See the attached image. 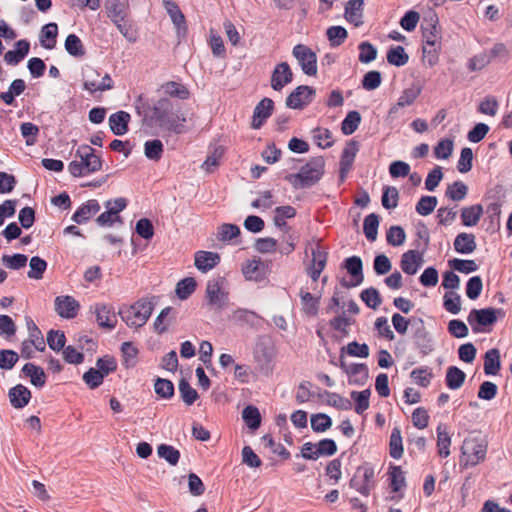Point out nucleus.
Returning <instances> with one entry per match:
<instances>
[{"label":"nucleus","instance_id":"1","mask_svg":"<svg viewBox=\"0 0 512 512\" xmlns=\"http://www.w3.org/2000/svg\"><path fill=\"white\" fill-rule=\"evenodd\" d=\"M151 121L160 128L182 134L185 131V115L180 109H174L172 101L166 97L159 99L152 107Z\"/></svg>","mask_w":512,"mask_h":512},{"label":"nucleus","instance_id":"2","mask_svg":"<svg viewBox=\"0 0 512 512\" xmlns=\"http://www.w3.org/2000/svg\"><path fill=\"white\" fill-rule=\"evenodd\" d=\"M324 167L325 161L322 156L312 157L298 173L288 174L284 179L294 189L310 188L320 181L325 172Z\"/></svg>","mask_w":512,"mask_h":512},{"label":"nucleus","instance_id":"3","mask_svg":"<svg viewBox=\"0 0 512 512\" xmlns=\"http://www.w3.org/2000/svg\"><path fill=\"white\" fill-rule=\"evenodd\" d=\"M153 310V301L141 298L131 306L120 308L118 314L129 327L140 328L146 324Z\"/></svg>","mask_w":512,"mask_h":512},{"label":"nucleus","instance_id":"4","mask_svg":"<svg viewBox=\"0 0 512 512\" xmlns=\"http://www.w3.org/2000/svg\"><path fill=\"white\" fill-rule=\"evenodd\" d=\"M374 477L373 467L365 463L357 468L356 473L350 479L349 486L367 497L375 486Z\"/></svg>","mask_w":512,"mask_h":512},{"label":"nucleus","instance_id":"5","mask_svg":"<svg viewBox=\"0 0 512 512\" xmlns=\"http://www.w3.org/2000/svg\"><path fill=\"white\" fill-rule=\"evenodd\" d=\"M223 277H217L207 282L205 298L207 305L216 310H222L228 303V293L223 291Z\"/></svg>","mask_w":512,"mask_h":512},{"label":"nucleus","instance_id":"6","mask_svg":"<svg viewBox=\"0 0 512 512\" xmlns=\"http://www.w3.org/2000/svg\"><path fill=\"white\" fill-rule=\"evenodd\" d=\"M501 309L493 307L472 309L467 317V321L474 333L482 332L481 327L491 326L497 321V313H501Z\"/></svg>","mask_w":512,"mask_h":512},{"label":"nucleus","instance_id":"7","mask_svg":"<svg viewBox=\"0 0 512 512\" xmlns=\"http://www.w3.org/2000/svg\"><path fill=\"white\" fill-rule=\"evenodd\" d=\"M292 54L297 59L304 74L308 76L317 74V55L310 47L297 44L293 47Z\"/></svg>","mask_w":512,"mask_h":512},{"label":"nucleus","instance_id":"8","mask_svg":"<svg viewBox=\"0 0 512 512\" xmlns=\"http://www.w3.org/2000/svg\"><path fill=\"white\" fill-rule=\"evenodd\" d=\"M342 267L346 269L347 273L351 276L350 280L342 278L340 284L344 288H352L360 285L364 280L363 275V262L359 256H351L346 258Z\"/></svg>","mask_w":512,"mask_h":512},{"label":"nucleus","instance_id":"9","mask_svg":"<svg viewBox=\"0 0 512 512\" xmlns=\"http://www.w3.org/2000/svg\"><path fill=\"white\" fill-rule=\"evenodd\" d=\"M439 18L438 15L431 11L428 16L424 18L421 25L423 43L427 46H441V33L438 28Z\"/></svg>","mask_w":512,"mask_h":512},{"label":"nucleus","instance_id":"10","mask_svg":"<svg viewBox=\"0 0 512 512\" xmlns=\"http://www.w3.org/2000/svg\"><path fill=\"white\" fill-rule=\"evenodd\" d=\"M75 156L80 159L86 171L91 174L102 169V159L96 150L87 144L80 145Z\"/></svg>","mask_w":512,"mask_h":512},{"label":"nucleus","instance_id":"11","mask_svg":"<svg viewBox=\"0 0 512 512\" xmlns=\"http://www.w3.org/2000/svg\"><path fill=\"white\" fill-rule=\"evenodd\" d=\"M316 91L313 87L300 85L296 87L286 98V105L291 109H303L310 104Z\"/></svg>","mask_w":512,"mask_h":512},{"label":"nucleus","instance_id":"12","mask_svg":"<svg viewBox=\"0 0 512 512\" xmlns=\"http://www.w3.org/2000/svg\"><path fill=\"white\" fill-rule=\"evenodd\" d=\"M461 449L462 453L467 456V463L477 465L480 461L484 460L487 446L483 440L468 438L464 440Z\"/></svg>","mask_w":512,"mask_h":512},{"label":"nucleus","instance_id":"13","mask_svg":"<svg viewBox=\"0 0 512 512\" xmlns=\"http://www.w3.org/2000/svg\"><path fill=\"white\" fill-rule=\"evenodd\" d=\"M359 151V142L356 140H349L344 147L340 162H339V179L343 183L350 170L352 169L355 157Z\"/></svg>","mask_w":512,"mask_h":512},{"label":"nucleus","instance_id":"14","mask_svg":"<svg viewBox=\"0 0 512 512\" xmlns=\"http://www.w3.org/2000/svg\"><path fill=\"white\" fill-rule=\"evenodd\" d=\"M415 331L413 333V343L423 356L430 354L433 351V340L427 331L424 321L418 319L415 323Z\"/></svg>","mask_w":512,"mask_h":512},{"label":"nucleus","instance_id":"15","mask_svg":"<svg viewBox=\"0 0 512 512\" xmlns=\"http://www.w3.org/2000/svg\"><path fill=\"white\" fill-rule=\"evenodd\" d=\"M80 304L72 296H57L55 298V311L65 319H73L77 316Z\"/></svg>","mask_w":512,"mask_h":512},{"label":"nucleus","instance_id":"16","mask_svg":"<svg viewBox=\"0 0 512 512\" xmlns=\"http://www.w3.org/2000/svg\"><path fill=\"white\" fill-rule=\"evenodd\" d=\"M293 80V72L287 62L277 64L271 75V87L275 91H281Z\"/></svg>","mask_w":512,"mask_h":512},{"label":"nucleus","instance_id":"17","mask_svg":"<svg viewBox=\"0 0 512 512\" xmlns=\"http://www.w3.org/2000/svg\"><path fill=\"white\" fill-rule=\"evenodd\" d=\"M274 102L271 98H263L254 108L251 126L260 129L266 120L272 115Z\"/></svg>","mask_w":512,"mask_h":512},{"label":"nucleus","instance_id":"18","mask_svg":"<svg viewBox=\"0 0 512 512\" xmlns=\"http://www.w3.org/2000/svg\"><path fill=\"white\" fill-rule=\"evenodd\" d=\"M328 259V252L322 250L320 244H317L315 249H312L311 265L307 269V273L313 281H317L325 269Z\"/></svg>","mask_w":512,"mask_h":512},{"label":"nucleus","instance_id":"19","mask_svg":"<svg viewBox=\"0 0 512 512\" xmlns=\"http://www.w3.org/2000/svg\"><path fill=\"white\" fill-rule=\"evenodd\" d=\"M221 257L217 252L199 250L194 255L195 267L202 273L215 268L220 263Z\"/></svg>","mask_w":512,"mask_h":512},{"label":"nucleus","instance_id":"20","mask_svg":"<svg viewBox=\"0 0 512 512\" xmlns=\"http://www.w3.org/2000/svg\"><path fill=\"white\" fill-rule=\"evenodd\" d=\"M96 321L101 328L112 330L117 325L114 308L107 304L95 305Z\"/></svg>","mask_w":512,"mask_h":512},{"label":"nucleus","instance_id":"21","mask_svg":"<svg viewBox=\"0 0 512 512\" xmlns=\"http://www.w3.org/2000/svg\"><path fill=\"white\" fill-rule=\"evenodd\" d=\"M423 256V251L418 250H408L403 253L400 261L402 271L408 275L416 274L423 263Z\"/></svg>","mask_w":512,"mask_h":512},{"label":"nucleus","instance_id":"22","mask_svg":"<svg viewBox=\"0 0 512 512\" xmlns=\"http://www.w3.org/2000/svg\"><path fill=\"white\" fill-rule=\"evenodd\" d=\"M10 404L15 409H22L28 405L31 400V391L22 384H17L8 391Z\"/></svg>","mask_w":512,"mask_h":512},{"label":"nucleus","instance_id":"23","mask_svg":"<svg viewBox=\"0 0 512 512\" xmlns=\"http://www.w3.org/2000/svg\"><path fill=\"white\" fill-rule=\"evenodd\" d=\"M163 4L166 12L177 29V34L185 35L187 32L186 19L179 6L171 0H163Z\"/></svg>","mask_w":512,"mask_h":512},{"label":"nucleus","instance_id":"24","mask_svg":"<svg viewBox=\"0 0 512 512\" xmlns=\"http://www.w3.org/2000/svg\"><path fill=\"white\" fill-rule=\"evenodd\" d=\"M104 7L108 18L112 22H119L129 16V4L121 0H105Z\"/></svg>","mask_w":512,"mask_h":512},{"label":"nucleus","instance_id":"25","mask_svg":"<svg viewBox=\"0 0 512 512\" xmlns=\"http://www.w3.org/2000/svg\"><path fill=\"white\" fill-rule=\"evenodd\" d=\"M131 116L126 111H118L109 117V126L113 134L122 136L129 131Z\"/></svg>","mask_w":512,"mask_h":512},{"label":"nucleus","instance_id":"26","mask_svg":"<svg viewBox=\"0 0 512 512\" xmlns=\"http://www.w3.org/2000/svg\"><path fill=\"white\" fill-rule=\"evenodd\" d=\"M100 208V204L96 199H90L75 211L72 220L77 224H83L98 213Z\"/></svg>","mask_w":512,"mask_h":512},{"label":"nucleus","instance_id":"27","mask_svg":"<svg viewBox=\"0 0 512 512\" xmlns=\"http://www.w3.org/2000/svg\"><path fill=\"white\" fill-rule=\"evenodd\" d=\"M15 50H9L4 55V60L9 65H17L29 53L30 43L25 40H19L15 43Z\"/></svg>","mask_w":512,"mask_h":512},{"label":"nucleus","instance_id":"28","mask_svg":"<svg viewBox=\"0 0 512 512\" xmlns=\"http://www.w3.org/2000/svg\"><path fill=\"white\" fill-rule=\"evenodd\" d=\"M22 373L30 378L31 384L35 387L42 388L47 380V376L40 366H37L33 363H26L22 367Z\"/></svg>","mask_w":512,"mask_h":512},{"label":"nucleus","instance_id":"29","mask_svg":"<svg viewBox=\"0 0 512 512\" xmlns=\"http://www.w3.org/2000/svg\"><path fill=\"white\" fill-rule=\"evenodd\" d=\"M177 312L173 307H166L161 310L154 321V329L158 334L168 330L169 325L176 320Z\"/></svg>","mask_w":512,"mask_h":512},{"label":"nucleus","instance_id":"30","mask_svg":"<svg viewBox=\"0 0 512 512\" xmlns=\"http://www.w3.org/2000/svg\"><path fill=\"white\" fill-rule=\"evenodd\" d=\"M337 452V445L333 439L325 438L316 444V449L312 454H307L305 459L317 460L320 456H332Z\"/></svg>","mask_w":512,"mask_h":512},{"label":"nucleus","instance_id":"31","mask_svg":"<svg viewBox=\"0 0 512 512\" xmlns=\"http://www.w3.org/2000/svg\"><path fill=\"white\" fill-rule=\"evenodd\" d=\"M501 369L500 351L497 348L488 350L484 355V373L497 375Z\"/></svg>","mask_w":512,"mask_h":512},{"label":"nucleus","instance_id":"32","mask_svg":"<svg viewBox=\"0 0 512 512\" xmlns=\"http://www.w3.org/2000/svg\"><path fill=\"white\" fill-rule=\"evenodd\" d=\"M476 247L475 236L471 233H459L454 240V249L461 254H470Z\"/></svg>","mask_w":512,"mask_h":512},{"label":"nucleus","instance_id":"33","mask_svg":"<svg viewBox=\"0 0 512 512\" xmlns=\"http://www.w3.org/2000/svg\"><path fill=\"white\" fill-rule=\"evenodd\" d=\"M363 0H349L345 6V18L348 22L353 23L355 26L361 25Z\"/></svg>","mask_w":512,"mask_h":512},{"label":"nucleus","instance_id":"34","mask_svg":"<svg viewBox=\"0 0 512 512\" xmlns=\"http://www.w3.org/2000/svg\"><path fill=\"white\" fill-rule=\"evenodd\" d=\"M26 325L29 332V340L27 341L33 344L36 350L40 352L45 351V341L39 327L34 323V321L30 317H26Z\"/></svg>","mask_w":512,"mask_h":512},{"label":"nucleus","instance_id":"35","mask_svg":"<svg viewBox=\"0 0 512 512\" xmlns=\"http://www.w3.org/2000/svg\"><path fill=\"white\" fill-rule=\"evenodd\" d=\"M421 93V88L419 87H411L405 89L400 97L398 98L397 103L390 108L389 114L396 113L398 108H403L406 106L412 105L418 96Z\"/></svg>","mask_w":512,"mask_h":512},{"label":"nucleus","instance_id":"36","mask_svg":"<svg viewBox=\"0 0 512 512\" xmlns=\"http://www.w3.org/2000/svg\"><path fill=\"white\" fill-rule=\"evenodd\" d=\"M351 377L350 384L363 386L369 378V370L366 364H351L347 373Z\"/></svg>","mask_w":512,"mask_h":512},{"label":"nucleus","instance_id":"37","mask_svg":"<svg viewBox=\"0 0 512 512\" xmlns=\"http://www.w3.org/2000/svg\"><path fill=\"white\" fill-rule=\"evenodd\" d=\"M483 215V207L480 204H475L469 207H464L461 210V220L464 226H475Z\"/></svg>","mask_w":512,"mask_h":512},{"label":"nucleus","instance_id":"38","mask_svg":"<svg viewBox=\"0 0 512 512\" xmlns=\"http://www.w3.org/2000/svg\"><path fill=\"white\" fill-rule=\"evenodd\" d=\"M300 298L303 312L308 316H316L319 311L320 297H315L308 291L301 289Z\"/></svg>","mask_w":512,"mask_h":512},{"label":"nucleus","instance_id":"39","mask_svg":"<svg viewBox=\"0 0 512 512\" xmlns=\"http://www.w3.org/2000/svg\"><path fill=\"white\" fill-rule=\"evenodd\" d=\"M389 487L392 492H399L401 489L406 488V479L401 466L391 465L388 471Z\"/></svg>","mask_w":512,"mask_h":512},{"label":"nucleus","instance_id":"40","mask_svg":"<svg viewBox=\"0 0 512 512\" xmlns=\"http://www.w3.org/2000/svg\"><path fill=\"white\" fill-rule=\"evenodd\" d=\"M466 374L457 366H449L446 371L445 382L449 389H459L465 382Z\"/></svg>","mask_w":512,"mask_h":512},{"label":"nucleus","instance_id":"41","mask_svg":"<svg viewBox=\"0 0 512 512\" xmlns=\"http://www.w3.org/2000/svg\"><path fill=\"white\" fill-rule=\"evenodd\" d=\"M58 35V26L56 23H48L41 29L40 42L46 49H53Z\"/></svg>","mask_w":512,"mask_h":512},{"label":"nucleus","instance_id":"42","mask_svg":"<svg viewBox=\"0 0 512 512\" xmlns=\"http://www.w3.org/2000/svg\"><path fill=\"white\" fill-rule=\"evenodd\" d=\"M380 217L375 213H371L364 218L363 232L368 241L374 242L377 239Z\"/></svg>","mask_w":512,"mask_h":512},{"label":"nucleus","instance_id":"43","mask_svg":"<svg viewBox=\"0 0 512 512\" xmlns=\"http://www.w3.org/2000/svg\"><path fill=\"white\" fill-rule=\"evenodd\" d=\"M403 452L401 430L399 427H394L389 440V454L394 459H400L403 456Z\"/></svg>","mask_w":512,"mask_h":512},{"label":"nucleus","instance_id":"44","mask_svg":"<svg viewBox=\"0 0 512 512\" xmlns=\"http://www.w3.org/2000/svg\"><path fill=\"white\" fill-rule=\"evenodd\" d=\"M386 58H387V62L389 64L397 66V67L404 66L409 61V56L405 52L404 47H402V46H392L387 51Z\"/></svg>","mask_w":512,"mask_h":512},{"label":"nucleus","instance_id":"45","mask_svg":"<svg viewBox=\"0 0 512 512\" xmlns=\"http://www.w3.org/2000/svg\"><path fill=\"white\" fill-rule=\"evenodd\" d=\"M242 418L247 427L253 431L261 425V414L258 408L253 405H248L243 409Z\"/></svg>","mask_w":512,"mask_h":512},{"label":"nucleus","instance_id":"46","mask_svg":"<svg viewBox=\"0 0 512 512\" xmlns=\"http://www.w3.org/2000/svg\"><path fill=\"white\" fill-rule=\"evenodd\" d=\"M166 95L185 100L189 97V90L181 83L168 81L161 86Z\"/></svg>","mask_w":512,"mask_h":512},{"label":"nucleus","instance_id":"47","mask_svg":"<svg viewBox=\"0 0 512 512\" xmlns=\"http://www.w3.org/2000/svg\"><path fill=\"white\" fill-rule=\"evenodd\" d=\"M361 123V115L358 111L353 110L347 113L341 123V130L344 135L353 134Z\"/></svg>","mask_w":512,"mask_h":512},{"label":"nucleus","instance_id":"48","mask_svg":"<svg viewBox=\"0 0 512 512\" xmlns=\"http://www.w3.org/2000/svg\"><path fill=\"white\" fill-rule=\"evenodd\" d=\"M196 280L193 277H187L180 280L176 285V295L181 300L188 299L196 290Z\"/></svg>","mask_w":512,"mask_h":512},{"label":"nucleus","instance_id":"49","mask_svg":"<svg viewBox=\"0 0 512 512\" xmlns=\"http://www.w3.org/2000/svg\"><path fill=\"white\" fill-rule=\"evenodd\" d=\"M350 395L355 402V412L360 415L363 414L370 406L371 390L368 388L363 391H352Z\"/></svg>","mask_w":512,"mask_h":512},{"label":"nucleus","instance_id":"50","mask_svg":"<svg viewBox=\"0 0 512 512\" xmlns=\"http://www.w3.org/2000/svg\"><path fill=\"white\" fill-rule=\"evenodd\" d=\"M65 49L73 57H83L86 53L81 39L75 34L66 37Z\"/></svg>","mask_w":512,"mask_h":512},{"label":"nucleus","instance_id":"51","mask_svg":"<svg viewBox=\"0 0 512 512\" xmlns=\"http://www.w3.org/2000/svg\"><path fill=\"white\" fill-rule=\"evenodd\" d=\"M468 193L467 185L462 181H455L451 185H448L445 196L452 201H461L463 200Z\"/></svg>","mask_w":512,"mask_h":512},{"label":"nucleus","instance_id":"52","mask_svg":"<svg viewBox=\"0 0 512 512\" xmlns=\"http://www.w3.org/2000/svg\"><path fill=\"white\" fill-rule=\"evenodd\" d=\"M163 152L164 146L159 139L148 140L144 144V154L149 160L159 161Z\"/></svg>","mask_w":512,"mask_h":512},{"label":"nucleus","instance_id":"53","mask_svg":"<svg viewBox=\"0 0 512 512\" xmlns=\"http://www.w3.org/2000/svg\"><path fill=\"white\" fill-rule=\"evenodd\" d=\"M410 377L417 385L426 388L431 383L433 373L429 367L425 366L412 370Z\"/></svg>","mask_w":512,"mask_h":512},{"label":"nucleus","instance_id":"54","mask_svg":"<svg viewBox=\"0 0 512 512\" xmlns=\"http://www.w3.org/2000/svg\"><path fill=\"white\" fill-rule=\"evenodd\" d=\"M30 270L27 276L30 279L40 280L43 278V274L47 269V262L39 256H33L30 259Z\"/></svg>","mask_w":512,"mask_h":512},{"label":"nucleus","instance_id":"55","mask_svg":"<svg viewBox=\"0 0 512 512\" xmlns=\"http://www.w3.org/2000/svg\"><path fill=\"white\" fill-rule=\"evenodd\" d=\"M240 235V228L235 224L224 223L217 229V239L221 242H228Z\"/></svg>","mask_w":512,"mask_h":512},{"label":"nucleus","instance_id":"56","mask_svg":"<svg viewBox=\"0 0 512 512\" xmlns=\"http://www.w3.org/2000/svg\"><path fill=\"white\" fill-rule=\"evenodd\" d=\"M160 458L165 459L170 465L175 466L179 462L180 452L175 447L168 444H160L157 448Z\"/></svg>","mask_w":512,"mask_h":512},{"label":"nucleus","instance_id":"57","mask_svg":"<svg viewBox=\"0 0 512 512\" xmlns=\"http://www.w3.org/2000/svg\"><path fill=\"white\" fill-rule=\"evenodd\" d=\"M437 203V197L425 195L419 199L415 206V210L419 215L427 216L434 211Z\"/></svg>","mask_w":512,"mask_h":512},{"label":"nucleus","instance_id":"58","mask_svg":"<svg viewBox=\"0 0 512 512\" xmlns=\"http://www.w3.org/2000/svg\"><path fill=\"white\" fill-rule=\"evenodd\" d=\"M436 431L438 454L440 457L446 458L450 455L449 447L451 444V438L449 434L442 429V425H439Z\"/></svg>","mask_w":512,"mask_h":512},{"label":"nucleus","instance_id":"59","mask_svg":"<svg viewBox=\"0 0 512 512\" xmlns=\"http://www.w3.org/2000/svg\"><path fill=\"white\" fill-rule=\"evenodd\" d=\"M326 35L331 46H340L348 37L347 30L342 26H331L327 29Z\"/></svg>","mask_w":512,"mask_h":512},{"label":"nucleus","instance_id":"60","mask_svg":"<svg viewBox=\"0 0 512 512\" xmlns=\"http://www.w3.org/2000/svg\"><path fill=\"white\" fill-rule=\"evenodd\" d=\"M47 344L50 349L59 352L64 349L66 337L63 331L51 329L47 333Z\"/></svg>","mask_w":512,"mask_h":512},{"label":"nucleus","instance_id":"61","mask_svg":"<svg viewBox=\"0 0 512 512\" xmlns=\"http://www.w3.org/2000/svg\"><path fill=\"white\" fill-rule=\"evenodd\" d=\"M399 192L394 186H385L381 197V202L384 208L394 209L398 205Z\"/></svg>","mask_w":512,"mask_h":512},{"label":"nucleus","instance_id":"62","mask_svg":"<svg viewBox=\"0 0 512 512\" xmlns=\"http://www.w3.org/2000/svg\"><path fill=\"white\" fill-rule=\"evenodd\" d=\"M360 298L369 308L372 309H377L382 303L380 293L374 287L364 289L360 294Z\"/></svg>","mask_w":512,"mask_h":512},{"label":"nucleus","instance_id":"63","mask_svg":"<svg viewBox=\"0 0 512 512\" xmlns=\"http://www.w3.org/2000/svg\"><path fill=\"white\" fill-rule=\"evenodd\" d=\"M179 392L184 403L189 406L199 397L197 391L184 378L179 381Z\"/></svg>","mask_w":512,"mask_h":512},{"label":"nucleus","instance_id":"64","mask_svg":"<svg viewBox=\"0 0 512 512\" xmlns=\"http://www.w3.org/2000/svg\"><path fill=\"white\" fill-rule=\"evenodd\" d=\"M20 132L28 146L36 144L39 134V127L31 122H24L20 125Z\"/></svg>","mask_w":512,"mask_h":512}]
</instances>
